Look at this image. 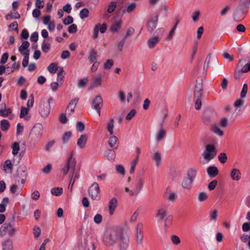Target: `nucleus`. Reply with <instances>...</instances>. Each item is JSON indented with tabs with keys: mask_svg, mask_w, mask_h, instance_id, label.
Masks as SVG:
<instances>
[{
	"mask_svg": "<svg viewBox=\"0 0 250 250\" xmlns=\"http://www.w3.org/2000/svg\"><path fill=\"white\" fill-rule=\"evenodd\" d=\"M129 233V229L125 227L112 228L106 230L104 238V243L110 247L119 243L120 246L125 250L128 246Z\"/></svg>",
	"mask_w": 250,
	"mask_h": 250,
	"instance_id": "f257e3e1",
	"label": "nucleus"
},
{
	"mask_svg": "<svg viewBox=\"0 0 250 250\" xmlns=\"http://www.w3.org/2000/svg\"><path fill=\"white\" fill-rule=\"evenodd\" d=\"M74 153L71 151L67 157L66 165L62 168V172L63 175L69 173L70 180L69 186L73 187L76 180L79 178V173L76 170V160L74 156Z\"/></svg>",
	"mask_w": 250,
	"mask_h": 250,
	"instance_id": "f03ea898",
	"label": "nucleus"
},
{
	"mask_svg": "<svg viewBox=\"0 0 250 250\" xmlns=\"http://www.w3.org/2000/svg\"><path fill=\"white\" fill-rule=\"evenodd\" d=\"M217 150L215 146L213 145H207L205 150L202 153L203 161L202 163L204 165L207 164L213 159L216 156Z\"/></svg>",
	"mask_w": 250,
	"mask_h": 250,
	"instance_id": "7ed1b4c3",
	"label": "nucleus"
},
{
	"mask_svg": "<svg viewBox=\"0 0 250 250\" xmlns=\"http://www.w3.org/2000/svg\"><path fill=\"white\" fill-rule=\"evenodd\" d=\"M143 185L144 180L142 178H139L137 180L133 188H130L129 187H125V192L127 193L130 196H133L139 193L143 188Z\"/></svg>",
	"mask_w": 250,
	"mask_h": 250,
	"instance_id": "20e7f679",
	"label": "nucleus"
},
{
	"mask_svg": "<svg viewBox=\"0 0 250 250\" xmlns=\"http://www.w3.org/2000/svg\"><path fill=\"white\" fill-rule=\"evenodd\" d=\"M203 96V85L201 82L197 83L195 85V97L196 101L195 103V108L199 110L201 108V98Z\"/></svg>",
	"mask_w": 250,
	"mask_h": 250,
	"instance_id": "39448f33",
	"label": "nucleus"
},
{
	"mask_svg": "<svg viewBox=\"0 0 250 250\" xmlns=\"http://www.w3.org/2000/svg\"><path fill=\"white\" fill-rule=\"evenodd\" d=\"M100 189L97 183H93L89 187L88 193L93 200L98 201L100 199Z\"/></svg>",
	"mask_w": 250,
	"mask_h": 250,
	"instance_id": "423d86ee",
	"label": "nucleus"
},
{
	"mask_svg": "<svg viewBox=\"0 0 250 250\" xmlns=\"http://www.w3.org/2000/svg\"><path fill=\"white\" fill-rule=\"evenodd\" d=\"M158 18L159 16L157 15L149 17L146 26L148 32L152 33L156 28L158 22Z\"/></svg>",
	"mask_w": 250,
	"mask_h": 250,
	"instance_id": "0eeeda50",
	"label": "nucleus"
},
{
	"mask_svg": "<svg viewBox=\"0 0 250 250\" xmlns=\"http://www.w3.org/2000/svg\"><path fill=\"white\" fill-rule=\"evenodd\" d=\"M250 5V0H240L239 7L234 11L233 15L236 18L243 19L246 14L245 11H241V7L248 8Z\"/></svg>",
	"mask_w": 250,
	"mask_h": 250,
	"instance_id": "6e6552de",
	"label": "nucleus"
},
{
	"mask_svg": "<svg viewBox=\"0 0 250 250\" xmlns=\"http://www.w3.org/2000/svg\"><path fill=\"white\" fill-rule=\"evenodd\" d=\"M43 127L41 124H37L33 127L31 135L33 139L35 140L40 139L42 134Z\"/></svg>",
	"mask_w": 250,
	"mask_h": 250,
	"instance_id": "1a4fd4ad",
	"label": "nucleus"
},
{
	"mask_svg": "<svg viewBox=\"0 0 250 250\" xmlns=\"http://www.w3.org/2000/svg\"><path fill=\"white\" fill-rule=\"evenodd\" d=\"M50 105H49V104H45L44 101H42L40 104L39 112L42 118H47L50 113Z\"/></svg>",
	"mask_w": 250,
	"mask_h": 250,
	"instance_id": "9d476101",
	"label": "nucleus"
},
{
	"mask_svg": "<svg viewBox=\"0 0 250 250\" xmlns=\"http://www.w3.org/2000/svg\"><path fill=\"white\" fill-rule=\"evenodd\" d=\"M103 105V99L100 95L96 96L92 102V107L100 115V110Z\"/></svg>",
	"mask_w": 250,
	"mask_h": 250,
	"instance_id": "9b49d317",
	"label": "nucleus"
},
{
	"mask_svg": "<svg viewBox=\"0 0 250 250\" xmlns=\"http://www.w3.org/2000/svg\"><path fill=\"white\" fill-rule=\"evenodd\" d=\"M137 7V4L136 2H128L126 4L122 10V15L131 14L136 11Z\"/></svg>",
	"mask_w": 250,
	"mask_h": 250,
	"instance_id": "f8f14e48",
	"label": "nucleus"
},
{
	"mask_svg": "<svg viewBox=\"0 0 250 250\" xmlns=\"http://www.w3.org/2000/svg\"><path fill=\"white\" fill-rule=\"evenodd\" d=\"M238 66L242 67L241 72L247 73L250 70V62H248L247 58H244L239 60Z\"/></svg>",
	"mask_w": 250,
	"mask_h": 250,
	"instance_id": "ddd939ff",
	"label": "nucleus"
},
{
	"mask_svg": "<svg viewBox=\"0 0 250 250\" xmlns=\"http://www.w3.org/2000/svg\"><path fill=\"white\" fill-rule=\"evenodd\" d=\"M102 78L101 75H95L92 79L90 87L91 89L97 88L101 86Z\"/></svg>",
	"mask_w": 250,
	"mask_h": 250,
	"instance_id": "4468645a",
	"label": "nucleus"
},
{
	"mask_svg": "<svg viewBox=\"0 0 250 250\" xmlns=\"http://www.w3.org/2000/svg\"><path fill=\"white\" fill-rule=\"evenodd\" d=\"M142 228V225L141 224H138L136 227V241L138 245L142 244L144 238Z\"/></svg>",
	"mask_w": 250,
	"mask_h": 250,
	"instance_id": "2eb2a0df",
	"label": "nucleus"
},
{
	"mask_svg": "<svg viewBox=\"0 0 250 250\" xmlns=\"http://www.w3.org/2000/svg\"><path fill=\"white\" fill-rule=\"evenodd\" d=\"M88 135L86 134H82L77 141V145L79 148H83L85 147Z\"/></svg>",
	"mask_w": 250,
	"mask_h": 250,
	"instance_id": "dca6fc26",
	"label": "nucleus"
},
{
	"mask_svg": "<svg viewBox=\"0 0 250 250\" xmlns=\"http://www.w3.org/2000/svg\"><path fill=\"white\" fill-rule=\"evenodd\" d=\"M156 217L159 220L166 221L167 219L166 209L164 208H158L156 211Z\"/></svg>",
	"mask_w": 250,
	"mask_h": 250,
	"instance_id": "f3484780",
	"label": "nucleus"
},
{
	"mask_svg": "<svg viewBox=\"0 0 250 250\" xmlns=\"http://www.w3.org/2000/svg\"><path fill=\"white\" fill-rule=\"evenodd\" d=\"M12 113V109L10 108H6L5 103L0 104V116L3 117H8Z\"/></svg>",
	"mask_w": 250,
	"mask_h": 250,
	"instance_id": "a211bd4d",
	"label": "nucleus"
},
{
	"mask_svg": "<svg viewBox=\"0 0 250 250\" xmlns=\"http://www.w3.org/2000/svg\"><path fill=\"white\" fill-rule=\"evenodd\" d=\"M161 38L156 36H153L147 42V45L149 48H153L160 41Z\"/></svg>",
	"mask_w": 250,
	"mask_h": 250,
	"instance_id": "6ab92c4d",
	"label": "nucleus"
},
{
	"mask_svg": "<svg viewBox=\"0 0 250 250\" xmlns=\"http://www.w3.org/2000/svg\"><path fill=\"white\" fill-rule=\"evenodd\" d=\"M114 120L112 118H110L106 123V130L110 135L114 134Z\"/></svg>",
	"mask_w": 250,
	"mask_h": 250,
	"instance_id": "aec40b11",
	"label": "nucleus"
},
{
	"mask_svg": "<svg viewBox=\"0 0 250 250\" xmlns=\"http://www.w3.org/2000/svg\"><path fill=\"white\" fill-rule=\"evenodd\" d=\"M230 176L233 181H239L241 178V173L237 168H233L231 170Z\"/></svg>",
	"mask_w": 250,
	"mask_h": 250,
	"instance_id": "412c9836",
	"label": "nucleus"
},
{
	"mask_svg": "<svg viewBox=\"0 0 250 250\" xmlns=\"http://www.w3.org/2000/svg\"><path fill=\"white\" fill-rule=\"evenodd\" d=\"M193 181L187 178L184 177L182 180L181 186L183 189L189 190L192 188V185Z\"/></svg>",
	"mask_w": 250,
	"mask_h": 250,
	"instance_id": "4be33fe9",
	"label": "nucleus"
},
{
	"mask_svg": "<svg viewBox=\"0 0 250 250\" xmlns=\"http://www.w3.org/2000/svg\"><path fill=\"white\" fill-rule=\"evenodd\" d=\"M30 43L27 41H24L22 43L21 45L19 48V52L22 55H26V54H29V50L28 48L29 47Z\"/></svg>",
	"mask_w": 250,
	"mask_h": 250,
	"instance_id": "5701e85b",
	"label": "nucleus"
},
{
	"mask_svg": "<svg viewBox=\"0 0 250 250\" xmlns=\"http://www.w3.org/2000/svg\"><path fill=\"white\" fill-rule=\"evenodd\" d=\"M152 159L155 162L156 167H159L162 162V158L161 154L159 151H155L152 156Z\"/></svg>",
	"mask_w": 250,
	"mask_h": 250,
	"instance_id": "b1692460",
	"label": "nucleus"
},
{
	"mask_svg": "<svg viewBox=\"0 0 250 250\" xmlns=\"http://www.w3.org/2000/svg\"><path fill=\"white\" fill-rule=\"evenodd\" d=\"M117 200L116 198H112L110 199L108 204L109 213L112 215L117 206Z\"/></svg>",
	"mask_w": 250,
	"mask_h": 250,
	"instance_id": "393cba45",
	"label": "nucleus"
},
{
	"mask_svg": "<svg viewBox=\"0 0 250 250\" xmlns=\"http://www.w3.org/2000/svg\"><path fill=\"white\" fill-rule=\"evenodd\" d=\"M13 165L10 160H6L3 165L2 170L6 173H11L13 170Z\"/></svg>",
	"mask_w": 250,
	"mask_h": 250,
	"instance_id": "a878e982",
	"label": "nucleus"
},
{
	"mask_svg": "<svg viewBox=\"0 0 250 250\" xmlns=\"http://www.w3.org/2000/svg\"><path fill=\"white\" fill-rule=\"evenodd\" d=\"M165 198L169 202L174 203L178 198L177 195L174 192H166L165 195Z\"/></svg>",
	"mask_w": 250,
	"mask_h": 250,
	"instance_id": "bb28decb",
	"label": "nucleus"
},
{
	"mask_svg": "<svg viewBox=\"0 0 250 250\" xmlns=\"http://www.w3.org/2000/svg\"><path fill=\"white\" fill-rule=\"evenodd\" d=\"M166 134V130L161 126L159 131L156 134L155 136V140L156 142H159L162 141L165 137Z\"/></svg>",
	"mask_w": 250,
	"mask_h": 250,
	"instance_id": "cd10ccee",
	"label": "nucleus"
},
{
	"mask_svg": "<svg viewBox=\"0 0 250 250\" xmlns=\"http://www.w3.org/2000/svg\"><path fill=\"white\" fill-rule=\"evenodd\" d=\"M1 229H3V230L7 231L8 234L10 236H13L16 233V229L15 228L10 224L3 226L1 228Z\"/></svg>",
	"mask_w": 250,
	"mask_h": 250,
	"instance_id": "c85d7f7f",
	"label": "nucleus"
},
{
	"mask_svg": "<svg viewBox=\"0 0 250 250\" xmlns=\"http://www.w3.org/2000/svg\"><path fill=\"white\" fill-rule=\"evenodd\" d=\"M117 6V2L116 1H110L106 6V11L108 14L113 13Z\"/></svg>",
	"mask_w": 250,
	"mask_h": 250,
	"instance_id": "c756f323",
	"label": "nucleus"
},
{
	"mask_svg": "<svg viewBox=\"0 0 250 250\" xmlns=\"http://www.w3.org/2000/svg\"><path fill=\"white\" fill-rule=\"evenodd\" d=\"M197 175V170L194 167L189 168L187 172V176L186 177L194 181Z\"/></svg>",
	"mask_w": 250,
	"mask_h": 250,
	"instance_id": "7c9ffc66",
	"label": "nucleus"
},
{
	"mask_svg": "<svg viewBox=\"0 0 250 250\" xmlns=\"http://www.w3.org/2000/svg\"><path fill=\"white\" fill-rule=\"evenodd\" d=\"M29 109L22 106L21 108L20 117L28 121L30 119V116L28 115Z\"/></svg>",
	"mask_w": 250,
	"mask_h": 250,
	"instance_id": "2f4dec72",
	"label": "nucleus"
},
{
	"mask_svg": "<svg viewBox=\"0 0 250 250\" xmlns=\"http://www.w3.org/2000/svg\"><path fill=\"white\" fill-rule=\"evenodd\" d=\"M104 157L109 161L113 162L116 157V153L113 150H108L105 152Z\"/></svg>",
	"mask_w": 250,
	"mask_h": 250,
	"instance_id": "473e14b6",
	"label": "nucleus"
},
{
	"mask_svg": "<svg viewBox=\"0 0 250 250\" xmlns=\"http://www.w3.org/2000/svg\"><path fill=\"white\" fill-rule=\"evenodd\" d=\"M122 26V21H119L115 22L112 24L110 27V30L111 32L117 33L118 32Z\"/></svg>",
	"mask_w": 250,
	"mask_h": 250,
	"instance_id": "72a5a7b5",
	"label": "nucleus"
},
{
	"mask_svg": "<svg viewBox=\"0 0 250 250\" xmlns=\"http://www.w3.org/2000/svg\"><path fill=\"white\" fill-rule=\"evenodd\" d=\"M219 211L214 209L209 211V217L210 222H215L217 221Z\"/></svg>",
	"mask_w": 250,
	"mask_h": 250,
	"instance_id": "f704fd0d",
	"label": "nucleus"
},
{
	"mask_svg": "<svg viewBox=\"0 0 250 250\" xmlns=\"http://www.w3.org/2000/svg\"><path fill=\"white\" fill-rule=\"evenodd\" d=\"M208 197V193L205 191H200L197 194V200L200 202H203L207 201Z\"/></svg>",
	"mask_w": 250,
	"mask_h": 250,
	"instance_id": "c9c22d12",
	"label": "nucleus"
},
{
	"mask_svg": "<svg viewBox=\"0 0 250 250\" xmlns=\"http://www.w3.org/2000/svg\"><path fill=\"white\" fill-rule=\"evenodd\" d=\"M88 59L90 62H97V53L94 49L91 50L88 57Z\"/></svg>",
	"mask_w": 250,
	"mask_h": 250,
	"instance_id": "e433bc0d",
	"label": "nucleus"
},
{
	"mask_svg": "<svg viewBox=\"0 0 250 250\" xmlns=\"http://www.w3.org/2000/svg\"><path fill=\"white\" fill-rule=\"evenodd\" d=\"M211 130L216 135L222 136L224 135V131L216 125H212L211 127Z\"/></svg>",
	"mask_w": 250,
	"mask_h": 250,
	"instance_id": "4c0bfd02",
	"label": "nucleus"
},
{
	"mask_svg": "<svg viewBox=\"0 0 250 250\" xmlns=\"http://www.w3.org/2000/svg\"><path fill=\"white\" fill-rule=\"evenodd\" d=\"M59 67L57 62H53L48 66L47 69L51 74H54L56 73L57 70L59 71Z\"/></svg>",
	"mask_w": 250,
	"mask_h": 250,
	"instance_id": "58836bf2",
	"label": "nucleus"
},
{
	"mask_svg": "<svg viewBox=\"0 0 250 250\" xmlns=\"http://www.w3.org/2000/svg\"><path fill=\"white\" fill-rule=\"evenodd\" d=\"M64 72L63 68L62 67H60L59 68V71L57 73V82L60 84H62L63 82V79L64 78Z\"/></svg>",
	"mask_w": 250,
	"mask_h": 250,
	"instance_id": "ea45409f",
	"label": "nucleus"
},
{
	"mask_svg": "<svg viewBox=\"0 0 250 250\" xmlns=\"http://www.w3.org/2000/svg\"><path fill=\"white\" fill-rule=\"evenodd\" d=\"M20 18V15L17 11L15 10L11 11L6 16L7 20L17 19Z\"/></svg>",
	"mask_w": 250,
	"mask_h": 250,
	"instance_id": "a19ab883",
	"label": "nucleus"
},
{
	"mask_svg": "<svg viewBox=\"0 0 250 250\" xmlns=\"http://www.w3.org/2000/svg\"><path fill=\"white\" fill-rule=\"evenodd\" d=\"M208 175L211 177H215L218 174V171L216 167H209L207 169Z\"/></svg>",
	"mask_w": 250,
	"mask_h": 250,
	"instance_id": "79ce46f5",
	"label": "nucleus"
},
{
	"mask_svg": "<svg viewBox=\"0 0 250 250\" xmlns=\"http://www.w3.org/2000/svg\"><path fill=\"white\" fill-rule=\"evenodd\" d=\"M118 141V138L116 136L112 135L109 138L108 144L111 147L114 148L117 146Z\"/></svg>",
	"mask_w": 250,
	"mask_h": 250,
	"instance_id": "37998d69",
	"label": "nucleus"
},
{
	"mask_svg": "<svg viewBox=\"0 0 250 250\" xmlns=\"http://www.w3.org/2000/svg\"><path fill=\"white\" fill-rule=\"evenodd\" d=\"M0 126L2 131H7L10 127V124L7 120H2L0 123Z\"/></svg>",
	"mask_w": 250,
	"mask_h": 250,
	"instance_id": "c03bdc74",
	"label": "nucleus"
},
{
	"mask_svg": "<svg viewBox=\"0 0 250 250\" xmlns=\"http://www.w3.org/2000/svg\"><path fill=\"white\" fill-rule=\"evenodd\" d=\"M41 48L43 53H47L50 50L51 44L44 40L42 42Z\"/></svg>",
	"mask_w": 250,
	"mask_h": 250,
	"instance_id": "a18cd8bd",
	"label": "nucleus"
},
{
	"mask_svg": "<svg viewBox=\"0 0 250 250\" xmlns=\"http://www.w3.org/2000/svg\"><path fill=\"white\" fill-rule=\"evenodd\" d=\"M115 169L116 172L118 174L121 175L122 176H125V169L124 167L121 165H116L115 166Z\"/></svg>",
	"mask_w": 250,
	"mask_h": 250,
	"instance_id": "49530a36",
	"label": "nucleus"
},
{
	"mask_svg": "<svg viewBox=\"0 0 250 250\" xmlns=\"http://www.w3.org/2000/svg\"><path fill=\"white\" fill-rule=\"evenodd\" d=\"M27 172V168L22 166H20L18 169V174L19 176L26 177Z\"/></svg>",
	"mask_w": 250,
	"mask_h": 250,
	"instance_id": "de8ad7c7",
	"label": "nucleus"
},
{
	"mask_svg": "<svg viewBox=\"0 0 250 250\" xmlns=\"http://www.w3.org/2000/svg\"><path fill=\"white\" fill-rule=\"evenodd\" d=\"M11 148L12 149V153L14 155H17L20 150V145L17 142L13 143L11 145Z\"/></svg>",
	"mask_w": 250,
	"mask_h": 250,
	"instance_id": "09e8293b",
	"label": "nucleus"
},
{
	"mask_svg": "<svg viewBox=\"0 0 250 250\" xmlns=\"http://www.w3.org/2000/svg\"><path fill=\"white\" fill-rule=\"evenodd\" d=\"M62 192L63 189L60 187L54 188L51 190V194L55 196H60L62 194Z\"/></svg>",
	"mask_w": 250,
	"mask_h": 250,
	"instance_id": "8fccbe9b",
	"label": "nucleus"
},
{
	"mask_svg": "<svg viewBox=\"0 0 250 250\" xmlns=\"http://www.w3.org/2000/svg\"><path fill=\"white\" fill-rule=\"evenodd\" d=\"M3 250H13V243L10 240L5 241L3 244Z\"/></svg>",
	"mask_w": 250,
	"mask_h": 250,
	"instance_id": "3c124183",
	"label": "nucleus"
},
{
	"mask_svg": "<svg viewBox=\"0 0 250 250\" xmlns=\"http://www.w3.org/2000/svg\"><path fill=\"white\" fill-rule=\"evenodd\" d=\"M89 11L87 8H83L80 11V17L81 19H85L88 17Z\"/></svg>",
	"mask_w": 250,
	"mask_h": 250,
	"instance_id": "603ef678",
	"label": "nucleus"
},
{
	"mask_svg": "<svg viewBox=\"0 0 250 250\" xmlns=\"http://www.w3.org/2000/svg\"><path fill=\"white\" fill-rule=\"evenodd\" d=\"M170 240L172 243L174 245H178L181 243V240L179 236L175 234L171 236Z\"/></svg>",
	"mask_w": 250,
	"mask_h": 250,
	"instance_id": "864d4df0",
	"label": "nucleus"
},
{
	"mask_svg": "<svg viewBox=\"0 0 250 250\" xmlns=\"http://www.w3.org/2000/svg\"><path fill=\"white\" fill-rule=\"evenodd\" d=\"M138 162V158H135L130 163V173L131 174H133L134 172L135 167Z\"/></svg>",
	"mask_w": 250,
	"mask_h": 250,
	"instance_id": "5fc2aeb1",
	"label": "nucleus"
},
{
	"mask_svg": "<svg viewBox=\"0 0 250 250\" xmlns=\"http://www.w3.org/2000/svg\"><path fill=\"white\" fill-rule=\"evenodd\" d=\"M114 62L111 59L107 60L104 64V69H109L113 65Z\"/></svg>",
	"mask_w": 250,
	"mask_h": 250,
	"instance_id": "6e6d98bb",
	"label": "nucleus"
},
{
	"mask_svg": "<svg viewBox=\"0 0 250 250\" xmlns=\"http://www.w3.org/2000/svg\"><path fill=\"white\" fill-rule=\"evenodd\" d=\"M219 162L222 164L225 163L228 159L227 156L225 153L222 152L219 154L218 156Z\"/></svg>",
	"mask_w": 250,
	"mask_h": 250,
	"instance_id": "4d7b16f0",
	"label": "nucleus"
},
{
	"mask_svg": "<svg viewBox=\"0 0 250 250\" xmlns=\"http://www.w3.org/2000/svg\"><path fill=\"white\" fill-rule=\"evenodd\" d=\"M72 133L70 131H67L64 133L62 137V141L63 143L67 142L71 138Z\"/></svg>",
	"mask_w": 250,
	"mask_h": 250,
	"instance_id": "13d9d810",
	"label": "nucleus"
},
{
	"mask_svg": "<svg viewBox=\"0 0 250 250\" xmlns=\"http://www.w3.org/2000/svg\"><path fill=\"white\" fill-rule=\"evenodd\" d=\"M87 82L88 79L87 78L82 79L79 80L78 83V87L80 88H84L87 83Z\"/></svg>",
	"mask_w": 250,
	"mask_h": 250,
	"instance_id": "bf43d9fd",
	"label": "nucleus"
},
{
	"mask_svg": "<svg viewBox=\"0 0 250 250\" xmlns=\"http://www.w3.org/2000/svg\"><path fill=\"white\" fill-rule=\"evenodd\" d=\"M136 110L134 109H132L126 116V119L128 121L131 120L136 114Z\"/></svg>",
	"mask_w": 250,
	"mask_h": 250,
	"instance_id": "052dcab7",
	"label": "nucleus"
},
{
	"mask_svg": "<svg viewBox=\"0 0 250 250\" xmlns=\"http://www.w3.org/2000/svg\"><path fill=\"white\" fill-rule=\"evenodd\" d=\"M34 102V96L33 94L30 95L29 99L28 100L27 103V108L30 109L31 108L33 105Z\"/></svg>",
	"mask_w": 250,
	"mask_h": 250,
	"instance_id": "680f3d73",
	"label": "nucleus"
},
{
	"mask_svg": "<svg viewBox=\"0 0 250 250\" xmlns=\"http://www.w3.org/2000/svg\"><path fill=\"white\" fill-rule=\"evenodd\" d=\"M178 23V21L176 22V23L175 24V25L172 27V28L170 30L168 35L167 36V39L168 40H170L172 39L173 35L174 34V33L175 32V30L176 29Z\"/></svg>",
	"mask_w": 250,
	"mask_h": 250,
	"instance_id": "e2e57ef3",
	"label": "nucleus"
},
{
	"mask_svg": "<svg viewBox=\"0 0 250 250\" xmlns=\"http://www.w3.org/2000/svg\"><path fill=\"white\" fill-rule=\"evenodd\" d=\"M99 25H98V23L95 25L93 31V38L94 39H97L99 36V32L100 30L99 29Z\"/></svg>",
	"mask_w": 250,
	"mask_h": 250,
	"instance_id": "0e129e2a",
	"label": "nucleus"
},
{
	"mask_svg": "<svg viewBox=\"0 0 250 250\" xmlns=\"http://www.w3.org/2000/svg\"><path fill=\"white\" fill-rule=\"evenodd\" d=\"M211 58H212L211 55L210 54H209L208 55L207 57L206 58L205 62V63H204V69H207L208 68L209 65V63H210V62L211 61Z\"/></svg>",
	"mask_w": 250,
	"mask_h": 250,
	"instance_id": "69168bd1",
	"label": "nucleus"
},
{
	"mask_svg": "<svg viewBox=\"0 0 250 250\" xmlns=\"http://www.w3.org/2000/svg\"><path fill=\"white\" fill-rule=\"evenodd\" d=\"M248 92V85L245 83L242 87V89L241 92L240 96L242 98H245Z\"/></svg>",
	"mask_w": 250,
	"mask_h": 250,
	"instance_id": "338daca9",
	"label": "nucleus"
},
{
	"mask_svg": "<svg viewBox=\"0 0 250 250\" xmlns=\"http://www.w3.org/2000/svg\"><path fill=\"white\" fill-rule=\"evenodd\" d=\"M9 57V55L7 53L3 54L0 58V63L3 64L6 62Z\"/></svg>",
	"mask_w": 250,
	"mask_h": 250,
	"instance_id": "774afa93",
	"label": "nucleus"
}]
</instances>
